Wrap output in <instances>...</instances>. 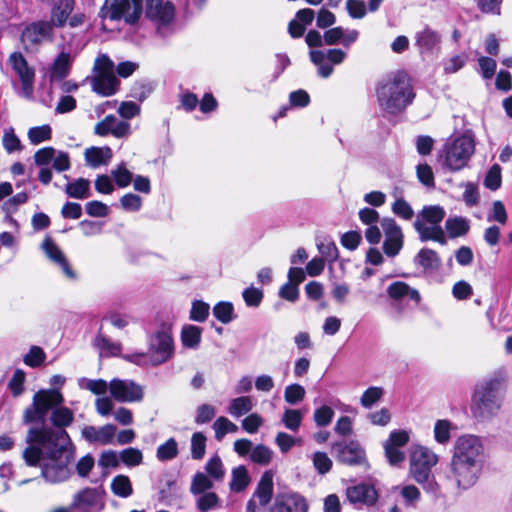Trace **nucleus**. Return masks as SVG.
<instances>
[{
	"instance_id": "5701e85b",
	"label": "nucleus",
	"mask_w": 512,
	"mask_h": 512,
	"mask_svg": "<svg viewBox=\"0 0 512 512\" xmlns=\"http://www.w3.org/2000/svg\"><path fill=\"white\" fill-rule=\"evenodd\" d=\"M94 132L99 136L111 134L116 138H126L131 134V126L129 122L110 114L96 124Z\"/></svg>"
},
{
	"instance_id": "4c0bfd02",
	"label": "nucleus",
	"mask_w": 512,
	"mask_h": 512,
	"mask_svg": "<svg viewBox=\"0 0 512 512\" xmlns=\"http://www.w3.org/2000/svg\"><path fill=\"white\" fill-rule=\"evenodd\" d=\"M111 491L120 498H128L133 494L132 483L128 476L117 475L111 481Z\"/></svg>"
},
{
	"instance_id": "09e8293b",
	"label": "nucleus",
	"mask_w": 512,
	"mask_h": 512,
	"mask_svg": "<svg viewBox=\"0 0 512 512\" xmlns=\"http://www.w3.org/2000/svg\"><path fill=\"white\" fill-rule=\"evenodd\" d=\"M317 248L325 261L334 262L338 259V248L333 240L324 238L317 243Z\"/></svg>"
},
{
	"instance_id": "aec40b11",
	"label": "nucleus",
	"mask_w": 512,
	"mask_h": 512,
	"mask_svg": "<svg viewBox=\"0 0 512 512\" xmlns=\"http://www.w3.org/2000/svg\"><path fill=\"white\" fill-rule=\"evenodd\" d=\"M381 227L385 234L383 250L388 257H395L403 247V233L401 227L392 218H384Z\"/></svg>"
},
{
	"instance_id": "39448f33",
	"label": "nucleus",
	"mask_w": 512,
	"mask_h": 512,
	"mask_svg": "<svg viewBox=\"0 0 512 512\" xmlns=\"http://www.w3.org/2000/svg\"><path fill=\"white\" fill-rule=\"evenodd\" d=\"M505 394L504 381L498 377L484 380L475 388L471 410L475 417L488 419L496 416Z\"/></svg>"
},
{
	"instance_id": "bb28decb",
	"label": "nucleus",
	"mask_w": 512,
	"mask_h": 512,
	"mask_svg": "<svg viewBox=\"0 0 512 512\" xmlns=\"http://www.w3.org/2000/svg\"><path fill=\"white\" fill-rule=\"evenodd\" d=\"M116 430L117 427L113 424H106L99 428L88 425L83 427L81 434L91 444L108 445L113 443Z\"/></svg>"
},
{
	"instance_id": "0e129e2a",
	"label": "nucleus",
	"mask_w": 512,
	"mask_h": 512,
	"mask_svg": "<svg viewBox=\"0 0 512 512\" xmlns=\"http://www.w3.org/2000/svg\"><path fill=\"white\" fill-rule=\"evenodd\" d=\"M399 490L401 497L404 499L405 505L408 507H414L421 499L420 490L415 485H403Z\"/></svg>"
},
{
	"instance_id": "423d86ee",
	"label": "nucleus",
	"mask_w": 512,
	"mask_h": 512,
	"mask_svg": "<svg viewBox=\"0 0 512 512\" xmlns=\"http://www.w3.org/2000/svg\"><path fill=\"white\" fill-rule=\"evenodd\" d=\"M438 461V455L427 447L414 445L411 448L409 475L427 493L437 494L440 490V486L432 473V468Z\"/></svg>"
},
{
	"instance_id": "a18cd8bd",
	"label": "nucleus",
	"mask_w": 512,
	"mask_h": 512,
	"mask_svg": "<svg viewBox=\"0 0 512 512\" xmlns=\"http://www.w3.org/2000/svg\"><path fill=\"white\" fill-rule=\"evenodd\" d=\"M214 317L223 324L234 320V306L231 302L221 301L213 307Z\"/></svg>"
},
{
	"instance_id": "2eb2a0df",
	"label": "nucleus",
	"mask_w": 512,
	"mask_h": 512,
	"mask_svg": "<svg viewBox=\"0 0 512 512\" xmlns=\"http://www.w3.org/2000/svg\"><path fill=\"white\" fill-rule=\"evenodd\" d=\"M332 453L339 463L368 468L366 452L356 440H342L332 444Z\"/></svg>"
},
{
	"instance_id": "c9c22d12",
	"label": "nucleus",
	"mask_w": 512,
	"mask_h": 512,
	"mask_svg": "<svg viewBox=\"0 0 512 512\" xmlns=\"http://www.w3.org/2000/svg\"><path fill=\"white\" fill-rule=\"evenodd\" d=\"M254 407V401L250 396H240L230 401L227 412L234 418H239L249 413Z\"/></svg>"
},
{
	"instance_id": "b1692460",
	"label": "nucleus",
	"mask_w": 512,
	"mask_h": 512,
	"mask_svg": "<svg viewBox=\"0 0 512 512\" xmlns=\"http://www.w3.org/2000/svg\"><path fill=\"white\" fill-rule=\"evenodd\" d=\"M387 294L392 300V305L399 312L403 310L401 304L405 299H410L414 301L415 304H419L421 301L419 291L402 281H395L391 283L387 288Z\"/></svg>"
},
{
	"instance_id": "3c124183",
	"label": "nucleus",
	"mask_w": 512,
	"mask_h": 512,
	"mask_svg": "<svg viewBox=\"0 0 512 512\" xmlns=\"http://www.w3.org/2000/svg\"><path fill=\"white\" fill-rule=\"evenodd\" d=\"M196 506L201 512H209L220 506V499L215 492H205L199 495Z\"/></svg>"
},
{
	"instance_id": "ea45409f",
	"label": "nucleus",
	"mask_w": 512,
	"mask_h": 512,
	"mask_svg": "<svg viewBox=\"0 0 512 512\" xmlns=\"http://www.w3.org/2000/svg\"><path fill=\"white\" fill-rule=\"evenodd\" d=\"M213 488V480L204 472H196L192 478L190 492L197 496Z\"/></svg>"
},
{
	"instance_id": "ddd939ff",
	"label": "nucleus",
	"mask_w": 512,
	"mask_h": 512,
	"mask_svg": "<svg viewBox=\"0 0 512 512\" xmlns=\"http://www.w3.org/2000/svg\"><path fill=\"white\" fill-rule=\"evenodd\" d=\"M76 0H54L50 10V19L48 20L54 28H78L86 22V15L83 12L73 14Z\"/></svg>"
},
{
	"instance_id": "2f4dec72",
	"label": "nucleus",
	"mask_w": 512,
	"mask_h": 512,
	"mask_svg": "<svg viewBox=\"0 0 512 512\" xmlns=\"http://www.w3.org/2000/svg\"><path fill=\"white\" fill-rule=\"evenodd\" d=\"M445 230L451 239L465 236L470 230V221L462 216H450L445 221Z\"/></svg>"
},
{
	"instance_id": "680f3d73",
	"label": "nucleus",
	"mask_w": 512,
	"mask_h": 512,
	"mask_svg": "<svg viewBox=\"0 0 512 512\" xmlns=\"http://www.w3.org/2000/svg\"><path fill=\"white\" fill-rule=\"evenodd\" d=\"M46 354L39 346H32L28 353L24 356L23 362L32 368L39 367L45 361Z\"/></svg>"
},
{
	"instance_id": "f3484780",
	"label": "nucleus",
	"mask_w": 512,
	"mask_h": 512,
	"mask_svg": "<svg viewBox=\"0 0 512 512\" xmlns=\"http://www.w3.org/2000/svg\"><path fill=\"white\" fill-rule=\"evenodd\" d=\"M311 62L317 66L318 75L328 78L333 73V65L341 64L346 58V52L341 49L311 50Z\"/></svg>"
},
{
	"instance_id": "7c9ffc66",
	"label": "nucleus",
	"mask_w": 512,
	"mask_h": 512,
	"mask_svg": "<svg viewBox=\"0 0 512 512\" xmlns=\"http://www.w3.org/2000/svg\"><path fill=\"white\" fill-rule=\"evenodd\" d=\"M273 478L274 473L271 470H267L262 474L258 482L253 496L258 498L261 506H266L273 497Z\"/></svg>"
},
{
	"instance_id": "dca6fc26",
	"label": "nucleus",
	"mask_w": 512,
	"mask_h": 512,
	"mask_svg": "<svg viewBox=\"0 0 512 512\" xmlns=\"http://www.w3.org/2000/svg\"><path fill=\"white\" fill-rule=\"evenodd\" d=\"M109 392L119 403L140 402L144 397L143 387L130 379H112L109 382Z\"/></svg>"
},
{
	"instance_id": "bf43d9fd",
	"label": "nucleus",
	"mask_w": 512,
	"mask_h": 512,
	"mask_svg": "<svg viewBox=\"0 0 512 512\" xmlns=\"http://www.w3.org/2000/svg\"><path fill=\"white\" fill-rule=\"evenodd\" d=\"M393 214L405 221H410L414 217L412 206L405 199H398L391 205Z\"/></svg>"
},
{
	"instance_id": "338daca9",
	"label": "nucleus",
	"mask_w": 512,
	"mask_h": 512,
	"mask_svg": "<svg viewBox=\"0 0 512 512\" xmlns=\"http://www.w3.org/2000/svg\"><path fill=\"white\" fill-rule=\"evenodd\" d=\"M383 389L380 387L372 386L364 391L361 396L360 403L364 408H371L383 396Z\"/></svg>"
},
{
	"instance_id": "de8ad7c7",
	"label": "nucleus",
	"mask_w": 512,
	"mask_h": 512,
	"mask_svg": "<svg viewBox=\"0 0 512 512\" xmlns=\"http://www.w3.org/2000/svg\"><path fill=\"white\" fill-rule=\"evenodd\" d=\"M207 438L202 432H195L191 436V457L194 460H202L206 453Z\"/></svg>"
},
{
	"instance_id": "f8f14e48",
	"label": "nucleus",
	"mask_w": 512,
	"mask_h": 512,
	"mask_svg": "<svg viewBox=\"0 0 512 512\" xmlns=\"http://www.w3.org/2000/svg\"><path fill=\"white\" fill-rule=\"evenodd\" d=\"M146 17L156 26L157 33L167 37L175 30V7L167 1L147 0Z\"/></svg>"
},
{
	"instance_id": "774afa93",
	"label": "nucleus",
	"mask_w": 512,
	"mask_h": 512,
	"mask_svg": "<svg viewBox=\"0 0 512 512\" xmlns=\"http://www.w3.org/2000/svg\"><path fill=\"white\" fill-rule=\"evenodd\" d=\"M333 416L334 411L332 407L323 405L314 411L313 418L317 426L325 427L331 423Z\"/></svg>"
},
{
	"instance_id": "a878e982",
	"label": "nucleus",
	"mask_w": 512,
	"mask_h": 512,
	"mask_svg": "<svg viewBox=\"0 0 512 512\" xmlns=\"http://www.w3.org/2000/svg\"><path fill=\"white\" fill-rule=\"evenodd\" d=\"M41 247L45 255L49 258V260L52 261L55 265H57L67 278L75 279V272L70 267L66 256L50 237H46L44 239Z\"/></svg>"
},
{
	"instance_id": "4468645a",
	"label": "nucleus",
	"mask_w": 512,
	"mask_h": 512,
	"mask_svg": "<svg viewBox=\"0 0 512 512\" xmlns=\"http://www.w3.org/2000/svg\"><path fill=\"white\" fill-rule=\"evenodd\" d=\"M7 65L20 81L21 87L19 95L26 99H32L34 93L35 69L29 65L20 51H14L9 55Z\"/></svg>"
},
{
	"instance_id": "e433bc0d",
	"label": "nucleus",
	"mask_w": 512,
	"mask_h": 512,
	"mask_svg": "<svg viewBox=\"0 0 512 512\" xmlns=\"http://www.w3.org/2000/svg\"><path fill=\"white\" fill-rule=\"evenodd\" d=\"M250 483V476L244 465H239L232 470V477L229 483L233 492H242Z\"/></svg>"
},
{
	"instance_id": "4d7b16f0",
	"label": "nucleus",
	"mask_w": 512,
	"mask_h": 512,
	"mask_svg": "<svg viewBox=\"0 0 512 512\" xmlns=\"http://www.w3.org/2000/svg\"><path fill=\"white\" fill-rule=\"evenodd\" d=\"M452 424L449 420H437L434 426V438L440 444H446L451 437Z\"/></svg>"
},
{
	"instance_id": "5fc2aeb1",
	"label": "nucleus",
	"mask_w": 512,
	"mask_h": 512,
	"mask_svg": "<svg viewBox=\"0 0 512 512\" xmlns=\"http://www.w3.org/2000/svg\"><path fill=\"white\" fill-rule=\"evenodd\" d=\"M120 460L128 467L139 466L143 461L142 451L138 448L129 447L123 449L120 453Z\"/></svg>"
},
{
	"instance_id": "052dcab7",
	"label": "nucleus",
	"mask_w": 512,
	"mask_h": 512,
	"mask_svg": "<svg viewBox=\"0 0 512 512\" xmlns=\"http://www.w3.org/2000/svg\"><path fill=\"white\" fill-rule=\"evenodd\" d=\"M2 144L8 154H12L22 149L21 141L17 137L13 128L6 129L2 137Z\"/></svg>"
},
{
	"instance_id": "58836bf2",
	"label": "nucleus",
	"mask_w": 512,
	"mask_h": 512,
	"mask_svg": "<svg viewBox=\"0 0 512 512\" xmlns=\"http://www.w3.org/2000/svg\"><path fill=\"white\" fill-rule=\"evenodd\" d=\"M202 329L195 325H186L182 328L181 341L184 347L195 349L201 341Z\"/></svg>"
},
{
	"instance_id": "f704fd0d",
	"label": "nucleus",
	"mask_w": 512,
	"mask_h": 512,
	"mask_svg": "<svg viewBox=\"0 0 512 512\" xmlns=\"http://www.w3.org/2000/svg\"><path fill=\"white\" fill-rule=\"evenodd\" d=\"M95 347L99 350L101 356H119L122 350L121 344L113 342L101 332L97 334L94 340Z\"/></svg>"
},
{
	"instance_id": "69168bd1",
	"label": "nucleus",
	"mask_w": 512,
	"mask_h": 512,
	"mask_svg": "<svg viewBox=\"0 0 512 512\" xmlns=\"http://www.w3.org/2000/svg\"><path fill=\"white\" fill-rule=\"evenodd\" d=\"M210 306L201 300H195L192 303L190 319L196 322H204L209 316Z\"/></svg>"
},
{
	"instance_id": "72a5a7b5",
	"label": "nucleus",
	"mask_w": 512,
	"mask_h": 512,
	"mask_svg": "<svg viewBox=\"0 0 512 512\" xmlns=\"http://www.w3.org/2000/svg\"><path fill=\"white\" fill-rule=\"evenodd\" d=\"M65 193L70 198L86 199L91 196L90 181L85 178H78L72 182H68L65 186Z\"/></svg>"
},
{
	"instance_id": "f03ea898",
	"label": "nucleus",
	"mask_w": 512,
	"mask_h": 512,
	"mask_svg": "<svg viewBox=\"0 0 512 512\" xmlns=\"http://www.w3.org/2000/svg\"><path fill=\"white\" fill-rule=\"evenodd\" d=\"M484 457V446L479 437L468 434L457 438L450 462V476L459 488L467 489L477 482Z\"/></svg>"
},
{
	"instance_id": "412c9836",
	"label": "nucleus",
	"mask_w": 512,
	"mask_h": 512,
	"mask_svg": "<svg viewBox=\"0 0 512 512\" xmlns=\"http://www.w3.org/2000/svg\"><path fill=\"white\" fill-rule=\"evenodd\" d=\"M306 498L298 492L279 493L271 506V512H308Z\"/></svg>"
},
{
	"instance_id": "6e6552de",
	"label": "nucleus",
	"mask_w": 512,
	"mask_h": 512,
	"mask_svg": "<svg viewBox=\"0 0 512 512\" xmlns=\"http://www.w3.org/2000/svg\"><path fill=\"white\" fill-rule=\"evenodd\" d=\"M445 215L446 212L440 205H428L422 208L413 224L421 242L435 241L442 245L446 244L445 232L441 227Z\"/></svg>"
},
{
	"instance_id": "7ed1b4c3",
	"label": "nucleus",
	"mask_w": 512,
	"mask_h": 512,
	"mask_svg": "<svg viewBox=\"0 0 512 512\" xmlns=\"http://www.w3.org/2000/svg\"><path fill=\"white\" fill-rule=\"evenodd\" d=\"M63 394L57 388L42 389L33 395L32 403L23 413L24 424H40L46 427L45 422L50 413V427L54 431H66L74 421V412L63 406Z\"/></svg>"
},
{
	"instance_id": "37998d69",
	"label": "nucleus",
	"mask_w": 512,
	"mask_h": 512,
	"mask_svg": "<svg viewBox=\"0 0 512 512\" xmlns=\"http://www.w3.org/2000/svg\"><path fill=\"white\" fill-rule=\"evenodd\" d=\"M179 454L178 443L174 438H169L166 442L159 445L156 451V457L161 462L170 461Z\"/></svg>"
},
{
	"instance_id": "a19ab883",
	"label": "nucleus",
	"mask_w": 512,
	"mask_h": 512,
	"mask_svg": "<svg viewBox=\"0 0 512 512\" xmlns=\"http://www.w3.org/2000/svg\"><path fill=\"white\" fill-rule=\"evenodd\" d=\"M303 421V413L298 409L286 408L283 412L281 423L292 432H297Z\"/></svg>"
},
{
	"instance_id": "e2e57ef3",
	"label": "nucleus",
	"mask_w": 512,
	"mask_h": 512,
	"mask_svg": "<svg viewBox=\"0 0 512 512\" xmlns=\"http://www.w3.org/2000/svg\"><path fill=\"white\" fill-rule=\"evenodd\" d=\"M242 297L244 299L245 304L248 307L256 308L260 306L264 297V293L261 288L250 286L244 289V291L242 292Z\"/></svg>"
},
{
	"instance_id": "a211bd4d",
	"label": "nucleus",
	"mask_w": 512,
	"mask_h": 512,
	"mask_svg": "<svg viewBox=\"0 0 512 512\" xmlns=\"http://www.w3.org/2000/svg\"><path fill=\"white\" fill-rule=\"evenodd\" d=\"M414 41L419 54L422 57H429L440 52L442 36L437 30L425 25L415 33Z\"/></svg>"
},
{
	"instance_id": "f257e3e1",
	"label": "nucleus",
	"mask_w": 512,
	"mask_h": 512,
	"mask_svg": "<svg viewBox=\"0 0 512 512\" xmlns=\"http://www.w3.org/2000/svg\"><path fill=\"white\" fill-rule=\"evenodd\" d=\"M26 441L29 446L23 451L25 463L40 467L45 482L59 484L71 477L70 466L75 460L76 448L67 431L32 427L28 430Z\"/></svg>"
},
{
	"instance_id": "0eeeda50",
	"label": "nucleus",
	"mask_w": 512,
	"mask_h": 512,
	"mask_svg": "<svg viewBox=\"0 0 512 512\" xmlns=\"http://www.w3.org/2000/svg\"><path fill=\"white\" fill-rule=\"evenodd\" d=\"M156 322L157 329L148 338L149 362L153 366L167 362L174 354L172 319L158 316Z\"/></svg>"
},
{
	"instance_id": "6ab92c4d",
	"label": "nucleus",
	"mask_w": 512,
	"mask_h": 512,
	"mask_svg": "<svg viewBox=\"0 0 512 512\" xmlns=\"http://www.w3.org/2000/svg\"><path fill=\"white\" fill-rule=\"evenodd\" d=\"M73 506L79 512H102L105 508L104 490L85 488L74 497Z\"/></svg>"
},
{
	"instance_id": "13d9d810",
	"label": "nucleus",
	"mask_w": 512,
	"mask_h": 512,
	"mask_svg": "<svg viewBox=\"0 0 512 512\" xmlns=\"http://www.w3.org/2000/svg\"><path fill=\"white\" fill-rule=\"evenodd\" d=\"M301 442V438H296L286 432H278L275 437V443L283 454L289 452L294 446L301 445Z\"/></svg>"
},
{
	"instance_id": "9b49d317",
	"label": "nucleus",
	"mask_w": 512,
	"mask_h": 512,
	"mask_svg": "<svg viewBox=\"0 0 512 512\" xmlns=\"http://www.w3.org/2000/svg\"><path fill=\"white\" fill-rule=\"evenodd\" d=\"M475 150L474 140L469 135H461L444 146V164L451 171L464 168Z\"/></svg>"
},
{
	"instance_id": "c85d7f7f",
	"label": "nucleus",
	"mask_w": 512,
	"mask_h": 512,
	"mask_svg": "<svg viewBox=\"0 0 512 512\" xmlns=\"http://www.w3.org/2000/svg\"><path fill=\"white\" fill-rule=\"evenodd\" d=\"M119 87V81L114 73H99L92 79V89L102 96L114 95Z\"/></svg>"
},
{
	"instance_id": "c03bdc74",
	"label": "nucleus",
	"mask_w": 512,
	"mask_h": 512,
	"mask_svg": "<svg viewBox=\"0 0 512 512\" xmlns=\"http://www.w3.org/2000/svg\"><path fill=\"white\" fill-rule=\"evenodd\" d=\"M215 439L222 441L226 434L238 432V426L224 416L218 417L213 423Z\"/></svg>"
},
{
	"instance_id": "8fccbe9b",
	"label": "nucleus",
	"mask_w": 512,
	"mask_h": 512,
	"mask_svg": "<svg viewBox=\"0 0 512 512\" xmlns=\"http://www.w3.org/2000/svg\"><path fill=\"white\" fill-rule=\"evenodd\" d=\"M51 137L52 129L48 124L32 127L28 131V139L33 145L48 141Z\"/></svg>"
},
{
	"instance_id": "20e7f679",
	"label": "nucleus",
	"mask_w": 512,
	"mask_h": 512,
	"mask_svg": "<svg viewBox=\"0 0 512 512\" xmlns=\"http://www.w3.org/2000/svg\"><path fill=\"white\" fill-rule=\"evenodd\" d=\"M376 98L381 111L389 115H398L412 104L415 93L407 74L398 71L377 83Z\"/></svg>"
},
{
	"instance_id": "cd10ccee",
	"label": "nucleus",
	"mask_w": 512,
	"mask_h": 512,
	"mask_svg": "<svg viewBox=\"0 0 512 512\" xmlns=\"http://www.w3.org/2000/svg\"><path fill=\"white\" fill-rule=\"evenodd\" d=\"M73 60L69 52L62 51L58 54L48 71L51 84L61 82L69 75Z\"/></svg>"
},
{
	"instance_id": "79ce46f5",
	"label": "nucleus",
	"mask_w": 512,
	"mask_h": 512,
	"mask_svg": "<svg viewBox=\"0 0 512 512\" xmlns=\"http://www.w3.org/2000/svg\"><path fill=\"white\" fill-rule=\"evenodd\" d=\"M205 473L214 481L221 482L225 477V469L219 455H214L205 464Z\"/></svg>"
},
{
	"instance_id": "1a4fd4ad",
	"label": "nucleus",
	"mask_w": 512,
	"mask_h": 512,
	"mask_svg": "<svg viewBox=\"0 0 512 512\" xmlns=\"http://www.w3.org/2000/svg\"><path fill=\"white\" fill-rule=\"evenodd\" d=\"M34 163L40 167L38 179L43 185H48L53 177L52 169L48 167L52 163V168L62 173L71 168L70 156L67 152L56 150L51 146L37 150L33 156Z\"/></svg>"
},
{
	"instance_id": "4be33fe9",
	"label": "nucleus",
	"mask_w": 512,
	"mask_h": 512,
	"mask_svg": "<svg viewBox=\"0 0 512 512\" xmlns=\"http://www.w3.org/2000/svg\"><path fill=\"white\" fill-rule=\"evenodd\" d=\"M346 498L357 508L373 506L378 500V492L368 483H359L346 488Z\"/></svg>"
},
{
	"instance_id": "9d476101",
	"label": "nucleus",
	"mask_w": 512,
	"mask_h": 512,
	"mask_svg": "<svg viewBox=\"0 0 512 512\" xmlns=\"http://www.w3.org/2000/svg\"><path fill=\"white\" fill-rule=\"evenodd\" d=\"M143 0H106L100 17L111 21L123 19L129 25L136 24L141 15Z\"/></svg>"
},
{
	"instance_id": "603ef678",
	"label": "nucleus",
	"mask_w": 512,
	"mask_h": 512,
	"mask_svg": "<svg viewBox=\"0 0 512 512\" xmlns=\"http://www.w3.org/2000/svg\"><path fill=\"white\" fill-rule=\"evenodd\" d=\"M116 185L120 188L129 186L133 179V174L127 169L126 163L121 162L111 171Z\"/></svg>"
},
{
	"instance_id": "473e14b6",
	"label": "nucleus",
	"mask_w": 512,
	"mask_h": 512,
	"mask_svg": "<svg viewBox=\"0 0 512 512\" xmlns=\"http://www.w3.org/2000/svg\"><path fill=\"white\" fill-rule=\"evenodd\" d=\"M414 263L425 271H435L441 266V259L436 251L422 248L414 257Z\"/></svg>"
},
{
	"instance_id": "c756f323",
	"label": "nucleus",
	"mask_w": 512,
	"mask_h": 512,
	"mask_svg": "<svg viewBox=\"0 0 512 512\" xmlns=\"http://www.w3.org/2000/svg\"><path fill=\"white\" fill-rule=\"evenodd\" d=\"M113 156L110 147H90L84 152L86 165L91 168H98L103 165H108Z\"/></svg>"
},
{
	"instance_id": "393cba45",
	"label": "nucleus",
	"mask_w": 512,
	"mask_h": 512,
	"mask_svg": "<svg viewBox=\"0 0 512 512\" xmlns=\"http://www.w3.org/2000/svg\"><path fill=\"white\" fill-rule=\"evenodd\" d=\"M54 26L49 21H38L28 25L22 32L21 39L24 43L37 45L53 35Z\"/></svg>"
},
{
	"instance_id": "6e6d98bb",
	"label": "nucleus",
	"mask_w": 512,
	"mask_h": 512,
	"mask_svg": "<svg viewBox=\"0 0 512 512\" xmlns=\"http://www.w3.org/2000/svg\"><path fill=\"white\" fill-rule=\"evenodd\" d=\"M272 457L273 451L263 444L256 445L250 453L251 461L259 465H268Z\"/></svg>"
},
{
	"instance_id": "49530a36",
	"label": "nucleus",
	"mask_w": 512,
	"mask_h": 512,
	"mask_svg": "<svg viewBox=\"0 0 512 512\" xmlns=\"http://www.w3.org/2000/svg\"><path fill=\"white\" fill-rule=\"evenodd\" d=\"M81 389L89 390L95 395H103L109 390V383L103 379H88L82 377L78 380Z\"/></svg>"
},
{
	"instance_id": "864d4df0",
	"label": "nucleus",
	"mask_w": 512,
	"mask_h": 512,
	"mask_svg": "<svg viewBox=\"0 0 512 512\" xmlns=\"http://www.w3.org/2000/svg\"><path fill=\"white\" fill-rule=\"evenodd\" d=\"M306 391L300 384H290L284 390V400L290 405H297L305 398Z\"/></svg>"
}]
</instances>
